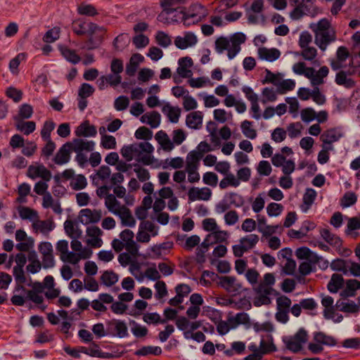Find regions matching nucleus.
<instances>
[{
  "mask_svg": "<svg viewBox=\"0 0 360 360\" xmlns=\"http://www.w3.org/2000/svg\"><path fill=\"white\" fill-rule=\"evenodd\" d=\"M308 333L304 328H300L293 335L283 337V342L286 349L293 353H298L302 349V345L308 341Z\"/></svg>",
  "mask_w": 360,
  "mask_h": 360,
  "instance_id": "nucleus-1",
  "label": "nucleus"
},
{
  "mask_svg": "<svg viewBox=\"0 0 360 360\" xmlns=\"http://www.w3.org/2000/svg\"><path fill=\"white\" fill-rule=\"evenodd\" d=\"M218 285L227 292L235 295L240 293L243 290H245L243 289L242 284L239 283L234 276H221Z\"/></svg>",
  "mask_w": 360,
  "mask_h": 360,
  "instance_id": "nucleus-2",
  "label": "nucleus"
},
{
  "mask_svg": "<svg viewBox=\"0 0 360 360\" xmlns=\"http://www.w3.org/2000/svg\"><path fill=\"white\" fill-rule=\"evenodd\" d=\"M314 43L319 46V48L324 51L327 46L336 39L335 32H314Z\"/></svg>",
  "mask_w": 360,
  "mask_h": 360,
  "instance_id": "nucleus-3",
  "label": "nucleus"
},
{
  "mask_svg": "<svg viewBox=\"0 0 360 360\" xmlns=\"http://www.w3.org/2000/svg\"><path fill=\"white\" fill-rule=\"evenodd\" d=\"M80 222L83 224H96L98 223L102 217L101 210H91L89 208L83 209L79 212Z\"/></svg>",
  "mask_w": 360,
  "mask_h": 360,
  "instance_id": "nucleus-4",
  "label": "nucleus"
},
{
  "mask_svg": "<svg viewBox=\"0 0 360 360\" xmlns=\"http://www.w3.org/2000/svg\"><path fill=\"white\" fill-rule=\"evenodd\" d=\"M70 142L64 143L58 150L53 160L58 165H63L68 163L70 160L72 152Z\"/></svg>",
  "mask_w": 360,
  "mask_h": 360,
  "instance_id": "nucleus-5",
  "label": "nucleus"
},
{
  "mask_svg": "<svg viewBox=\"0 0 360 360\" xmlns=\"http://www.w3.org/2000/svg\"><path fill=\"white\" fill-rule=\"evenodd\" d=\"M198 41L197 37L194 33L187 32L184 37L178 36L174 39L175 46L179 49H186L189 46H194Z\"/></svg>",
  "mask_w": 360,
  "mask_h": 360,
  "instance_id": "nucleus-6",
  "label": "nucleus"
},
{
  "mask_svg": "<svg viewBox=\"0 0 360 360\" xmlns=\"http://www.w3.org/2000/svg\"><path fill=\"white\" fill-rule=\"evenodd\" d=\"M178 64L179 67L176 69V72L180 77L182 78H189L193 75L192 71L188 69L193 65L191 58L188 56L180 58Z\"/></svg>",
  "mask_w": 360,
  "mask_h": 360,
  "instance_id": "nucleus-7",
  "label": "nucleus"
},
{
  "mask_svg": "<svg viewBox=\"0 0 360 360\" xmlns=\"http://www.w3.org/2000/svg\"><path fill=\"white\" fill-rule=\"evenodd\" d=\"M187 16L195 18V22L202 21L208 14L207 8L200 4L191 5L187 11H185Z\"/></svg>",
  "mask_w": 360,
  "mask_h": 360,
  "instance_id": "nucleus-8",
  "label": "nucleus"
},
{
  "mask_svg": "<svg viewBox=\"0 0 360 360\" xmlns=\"http://www.w3.org/2000/svg\"><path fill=\"white\" fill-rule=\"evenodd\" d=\"M75 133L77 137H94L97 130L94 125L90 124L89 120H85L76 128Z\"/></svg>",
  "mask_w": 360,
  "mask_h": 360,
  "instance_id": "nucleus-9",
  "label": "nucleus"
},
{
  "mask_svg": "<svg viewBox=\"0 0 360 360\" xmlns=\"http://www.w3.org/2000/svg\"><path fill=\"white\" fill-rule=\"evenodd\" d=\"M71 144V149L75 153H82L83 150L93 151L95 143L93 141H86L82 139H74Z\"/></svg>",
  "mask_w": 360,
  "mask_h": 360,
  "instance_id": "nucleus-10",
  "label": "nucleus"
},
{
  "mask_svg": "<svg viewBox=\"0 0 360 360\" xmlns=\"http://www.w3.org/2000/svg\"><path fill=\"white\" fill-rule=\"evenodd\" d=\"M114 214L119 215L124 226L129 227H134L135 226L136 220L133 217L130 210L127 207H121L117 212H114Z\"/></svg>",
  "mask_w": 360,
  "mask_h": 360,
  "instance_id": "nucleus-11",
  "label": "nucleus"
},
{
  "mask_svg": "<svg viewBox=\"0 0 360 360\" xmlns=\"http://www.w3.org/2000/svg\"><path fill=\"white\" fill-rule=\"evenodd\" d=\"M108 326H112L114 335H117L120 338L129 335L127 326L123 321L113 319L108 323Z\"/></svg>",
  "mask_w": 360,
  "mask_h": 360,
  "instance_id": "nucleus-12",
  "label": "nucleus"
},
{
  "mask_svg": "<svg viewBox=\"0 0 360 360\" xmlns=\"http://www.w3.org/2000/svg\"><path fill=\"white\" fill-rule=\"evenodd\" d=\"M313 340L316 343L321 344L322 346L334 347L337 345L336 339L331 335H328L323 332L319 331L313 333Z\"/></svg>",
  "mask_w": 360,
  "mask_h": 360,
  "instance_id": "nucleus-13",
  "label": "nucleus"
},
{
  "mask_svg": "<svg viewBox=\"0 0 360 360\" xmlns=\"http://www.w3.org/2000/svg\"><path fill=\"white\" fill-rule=\"evenodd\" d=\"M258 54L261 59L273 62L280 57L281 52L276 48L267 49L262 47L258 49Z\"/></svg>",
  "mask_w": 360,
  "mask_h": 360,
  "instance_id": "nucleus-14",
  "label": "nucleus"
},
{
  "mask_svg": "<svg viewBox=\"0 0 360 360\" xmlns=\"http://www.w3.org/2000/svg\"><path fill=\"white\" fill-rule=\"evenodd\" d=\"M202 122V114L200 111L191 112L186 116V124L188 127L198 129L201 127Z\"/></svg>",
  "mask_w": 360,
  "mask_h": 360,
  "instance_id": "nucleus-15",
  "label": "nucleus"
},
{
  "mask_svg": "<svg viewBox=\"0 0 360 360\" xmlns=\"http://www.w3.org/2000/svg\"><path fill=\"white\" fill-rule=\"evenodd\" d=\"M316 195L317 193L314 189L311 188H308L306 189L302 198L303 202L300 206V208L302 210V212H307L309 210V208L315 201Z\"/></svg>",
  "mask_w": 360,
  "mask_h": 360,
  "instance_id": "nucleus-16",
  "label": "nucleus"
},
{
  "mask_svg": "<svg viewBox=\"0 0 360 360\" xmlns=\"http://www.w3.org/2000/svg\"><path fill=\"white\" fill-rule=\"evenodd\" d=\"M321 236L330 245L335 247L338 250H340L342 245V240L340 237L331 233L327 229H321Z\"/></svg>",
  "mask_w": 360,
  "mask_h": 360,
  "instance_id": "nucleus-17",
  "label": "nucleus"
},
{
  "mask_svg": "<svg viewBox=\"0 0 360 360\" xmlns=\"http://www.w3.org/2000/svg\"><path fill=\"white\" fill-rule=\"evenodd\" d=\"M360 289V281L356 279H348L346 281V287L340 292L342 297H354L356 290Z\"/></svg>",
  "mask_w": 360,
  "mask_h": 360,
  "instance_id": "nucleus-18",
  "label": "nucleus"
},
{
  "mask_svg": "<svg viewBox=\"0 0 360 360\" xmlns=\"http://www.w3.org/2000/svg\"><path fill=\"white\" fill-rule=\"evenodd\" d=\"M155 138L164 150L170 151L174 148V143L169 139L167 133L164 131L160 130L158 131L155 136Z\"/></svg>",
  "mask_w": 360,
  "mask_h": 360,
  "instance_id": "nucleus-19",
  "label": "nucleus"
},
{
  "mask_svg": "<svg viewBox=\"0 0 360 360\" xmlns=\"http://www.w3.org/2000/svg\"><path fill=\"white\" fill-rule=\"evenodd\" d=\"M162 112L167 115L169 121L172 123H176L179 121L181 110L179 108H174L169 103H167L162 108Z\"/></svg>",
  "mask_w": 360,
  "mask_h": 360,
  "instance_id": "nucleus-20",
  "label": "nucleus"
},
{
  "mask_svg": "<svg viewBox=\"0 0 360 360\" xmlns=\"http://www.w3.org/2000/svg\"><path fill=\"white\" fill-rule=\"evenodd\" d=\"M58 49L62 54V56L69 62L72 64H77L81 58L79 55H77L75 50H72L67 47L66 46L59 45Z\"/></svg>",
  "mask_w": 360,
  "mask_h": 360,
  "instance_id": "nucleus-21",
  "label": "nucleus"
},
{
  "mask_svg": "<svg viewBox=\"0 0 360 360\" xmlns=\"http://www.w3.org/2000/svg\"><path fill=\"white\" fill-rule=\"evenodd\" d=\"M344 278L342 275L334 274L327 285L328 290L332 293H336L343 287Z\"/></svg>",
  "mask_w": 360,
  "mask_h": 360,
  "instance_id": "nucleus-22",
  "label": "nucleus"
},
{
  "mask_svg": "<svg viewBox=\"0 0 360 360\" xmlns=\"http://www.w3.org/2000/svg\"><path fill=\"white\" fill-rule=\"evenodd\" d=\"M342 136V133L338 131L336 129L333 128L325 131L321 135V139L323 143L331 144L333 142L338 141Z\"/></svg>",
  "mask_w": 360,
  "mask_h": 360,
  "instance_id": "nucleus-23",
  "label": "nucleus"
},
{
  "mask_svg": "<svg viewBox=\"0 0 360 360\" xmlns=\"http://www.w3.org/2000/svg\"><path fill=\"white\" fill-rule=\"evenodd\" d=\"M13 274L15 278V280L17 283V285L15 286V290L19 291L22 290L25 292L26 288L22 285L26 282V277L25 275V272L23 268L22 267H13Z\"/></svg>",
  "mask_w": 360,
  "mask_h": 360,
  "instance_id": "nucleus-24",
  "label": "nucleus"
},
{
  "mask_svg": "<svg viewBox=\"0 0 360 360\" xmlns=\"http://www.w3.org/2000/svg\"><path fill=\"white\" fill-rule=\"evenodd\" d=\"M32 227L36 231L39 230L41 233L46 234L55 228V224L53 221L49 219L38 221L37 223H33Z\"/></svg>",
  "mask_w": 360,
  "mask_h": 360,
  "instance_id": "nucleus-25",
  "label": "nucleus"
},
{
  "mask_svg": "<svg viewBox=\"0 0 360 360\" xmlns=\"http://www.w3.org/2000/svg\"><path fill=\"white\" fill-rule=\"evenodd\" d=\"M162 354V349L158 346H143L134 352L136 356H145L148 354L159 356Z\"/></svg>",
  "mask_w": 360,
  "mask_h": 360,
  "instance_id": "nucleus-26",
  "label": "nucleus"
},
{
  "mask_svg": "<svg viewBox=\"0 0 360 360\" xmlns=\"http://www.w3.org/2000/svg\"><path fill=\"white\" fill-rule=\"evenodd\" d=\"M118 275L113 271H105L101 276V281L103 285L110 287L118 281Z\"/></svg>",
  "mask_w": 360,
  "mask_h": 360,
  "instance_id": "nucleus-27",
  "label": "nucleus"
},
{
  "mask_svg": "<svg viewBox=\"0 0 360 360\" xmlns=\"http://www.w3.org/2000/svg\"><path fill=\"white\" fill-rule=\"evenodd\" d=\"M92 331L98 338L105 337L108 335H115L112 331V326H107L105 330L103 324L101 323H98L94 325L92 327Z\"/></svg>",
  "mask_w": 360,
  "mask_h": 360,
  "instance_id": "nucleus-28",
  "label": "nucleus"
},
{
  "mask_svg": "<svg viewBox=\"0 0 360 360\" xmlns=\"http://www.w3.org/2000/svg\"><path fill=\"white\" fill-rule=\"evenodd\" d=\"M64 229L67 235L71 238H80L82 231L75 227L74 222L72 220H66L64 223Z\"/></svg>",
  "mask_w": 360,
  "mask_h": 360,
  "instance_id": "nucleus-29",
  "label": "nucleus"
},
{
  "mask_svg": "<svg viewBox=\"0 0 360 360\" xmlns=\"http://www.w3.org/2000/svg\"><path fill=\"white\" fill-rule=\"evenodd\" d=\"M347 261L343 259H335L330 264V269L335 271H341L345 275H348L349 271L347 265Z\"/></svg>",
  "mask_w": 360,
  "mask_h": 360,
  "instance_id": "nucleus-30",
  "label": "nucleus"
},
{
  "mask_svg": "<svg viewBox=\"0 0 360 360\" xmlns=\"http://www.w3.org/2000/svg\"><path fill=\"white\" fill-rule=\"evenodd\" d=\"M16 129L24 133L25 135H29L32 133L36 129V124L33 121H19L16 124Z\"/></svg>",
  "mask_w": 360,
  "mask_h": 360,
  "instance_id": "nucleus-31",
  "label": "nucleus"
},
{
  "mask_svg": "<svg viewBox=\"0 0 360 360\" xmlns=\"http://www.w3.org/2000/svg\"><path fill=\"white\" fill-rule=\"evenodd\" d=\"M252 122L248 120H244L241 122L240 128L243 134L247 138L255 139L257 137V131L251 128Z\"/></svg>",
  "mask_w": 360,
  "mask_h": 360,
  "instance_id": "nucleus-32",
  "label": "nucleus"
},
{
  "mask_svg": "<svg viewBox=\"0 0 360 360\" xmlns=\"http://www.w3.org/2000/svg\"><path fill=\"white\" fill-rule=\"evenodd\" d=\"M120 153L126 160L129 162L132 160L134 153H139V150L138 149L136 144H131L129 146H124L122 148Z\"/></svg>",
  "mask_w": 360,
  "mask_h": 360,
  "instance_id": "nucleus-33",
  "label": "nucleus"
},
{
  "mask_svg": "<svg viewBox=\"0 0 360 360\" xmlns=\"http://www.w3.org/2000/svg\"><path fill=\"white\" fill-rule=\"evenodd\" d=\"M336 305L340 307V310L343 312L355 314L359 310V305H357L353 301L348 303L343 302L340 303V301H338Z\"/></svg>",
  "mask_w": 360,
  "mask_h": 360,
  "instance_id": "nucleus-34",
  "label": "nucleus"
},
{
  "mask_svg": "<svg viewBox=\"0 0 360 360\" xmlns=\"http://www.w3.org/2000/svg\"><path fill=\"white\" fill-rule=\"evenodd\" d=\"M357 200L356 195L352 191L346 192L340 199V205L342 207H348L356 203Z\"/></svg>",
  "mask_w": 360,
  "mask_h": 360,
  "instance_id": "nucleus-35",
  "label": "nucleus"
},
{
  "mask_svg": "<svg viewBox=\"0 0 360 360\" xmlns=\"http://www.w3.org/2000/svg\"><path fill=\"white\" fill-rule=\"evenodd\" d=\"M295 86V82L294 80L290 79H284L282 82L280 81L277 87V92L280 94H284L287 91L293 90Z\"/></svg>",
  "mask_w": 360,
  "mask_h": 360,
  "instance_id": "nucleus-36",
  "label": "nucleus"
},
{
  "mask_svg": "<svg viewBox=\"0 0 360 360\" xmlns=\"http://www.w3.org/2000/svg\"><path fill=\"white\" fill-rule=\"evenodd\" d=\"M240 184V181L237 179L232 173L226 174V177L224 178L219 183V187L221 189H225L228 186H232L237 187Z\"/></svg>",
  "mask_w": 360,
  "mask_h": 360,
  "instance_id": "nucleus-37",
  "label": "nucleus"
},
{
  "mask_svg": "<svg viewBox=\"0 0 360 360\" xmlns=\"http://www.w3.org/2000/svg\"><path fill=\"white\" fill-rule=\"evenodd\" d=\"M265 72L266 75L264 79L262 81V84H264L271 83L278 86L282 78L281 75L280 73L274 74L268 69L265 70Z\"/></svg>",
  "mask_w": 360,
  "mask_h": 360,
  "instance_id": "nucleus-38",
  "label": "nucleus"
},
{
  "mask_svg": "<svg viewBox=\"0 0 360 360\" xmlns=\"http://www.w3.org/2000/svg\"><path fill=\"white\" fill-rule=\"evenodd\" d=\"M143 320L148 324L165 323L166 320H162L160 316L157 312L146 313L143 316Z\"/></svg>",
  "mask_w": 360,
  "mask_h": 360,
  "instance_id": "nucleus-39",
  "label": "nucleus"
},
{
  "mask_svg": "<svg viewBox=\"0 0 360 360\" xmlns=\"http://www.w3.org/2000/svg\"><path fill=\"white\" fill-rule=\"evenodd\" d=\"M329 70L327 66H322L319 70L314 74V77L312 79V85H319L323 83V78L326 77L328 75Z\"/></svg>",
  "mask_w": 360,
  "mask_h": 360,
  "instance_id": "nucleus-40",
  "label": "nucleus"
},
{
  "mask_svg": "<svg viewBox=\"0 0 360 360\" xmlns=\"http://www.w3.org/2000/svg\"><path fill=\"white\" fill-rule=\"evenodd\" d=\"M176 325L179 330L184 331V337L188 339L190 338V331H187L186 330L190 325L189 320L184 316H180L176 319Z\"/></svg>",
  "mask_w": 360,
  "mask_h": 360,
  "instance_id": "nucleus-41",
  "label": "nucleus"
},
{
  "mask_svg": "<svg viewBox=\"0 0 360 360\" xmlns=\"http://www.w3.org/2000/svg\"><path fill=\"white\" fill-rule=\"evenodd\" d=\"M134 136L137 139L148 141L153 138V131L146 127H140L135 131Z\"/></svg>",
  "mask_w": 360,
  "mask_h": 360,
  "instance_id": "nucleus-42",
  "label": "nucleus"
},
{
  "mask_svg": "<svg viewBox=\"0 0 360 360\" xmlns=\"http://www.w3.org/2000/svg\"><path fill=\"white\" fill-rule=\"evenodd\" d=\"M78 13L87 16H95L98 14L96 8L91 4H81L77 8Z\"/></svg>",
  "mask_w": 360,
  "mask_h": 360,
  "instance_id": "nucleus-43",
  "label": "nucleus"
},
{
  "mask_svg": "<svg viewBox=\"0 0 360 360\" xmlns=\"http://www.w3.org/2000/svg\"><path fill=\"white\" fill-rule=\"evenodd\" d=\"M155 39L158 44L163 48H167L172 44L169 36L162 31L157 32Z\"/></svg>",
  "mask_w": 360,
  "mask_h": 360,
  "instance_id": "nucleus-44",
  "label": "nucleus"
},
{
  "mask_svg": "<svg viewBox=\"0 0 360 360\" xmlns=\"http://www.w3.org/2000/svg\"><path fill=\"white\" fill-rule=\"evenodd\" d=\"M225 198L227 199L231 205H233L236 207H240L244 204L243 198L236 193L232 192L226 194Z\"/></svg>",
  "mask_w": 360,
  "mask_h": 360,
  "instance_id": "nucleus-45",
  "label": "nucleus"
},
{
  "mask_svg": "<svg viewBox=\"0 0 360 360\" xmlns=\"http://www.w3.org/2000/svg\"><path fill=\"white\" fill-rule=\"evenodd\" d=\"M18 212L20 218L22 219L31 220L38 217L37 212L27 207H20Z\"/></svg>",
  "mask_w": 360,
  "mask_h": 360,
  "instance_id": "nucleus-46",
  "label": "nucleus"
},
{
  "mask_svg": "<svg viewBox=\"0 0 360 360\" xmlns=\"http://www.w3.org/2000/svg\"><path fill=\"white\" fill-rule=\"evenodd\" d=\"M230 46V41L224 37H219L215 41V50L218 53H222Z\"/></svg>",
  "mask_w": 360,
  "mask_h": 360,
  "instance_id": "nucleus-47",
  "label": "nucleus"
},
{
  "mask_svg": "<svg viewBox=\"0 0 360 360\" xmlns=\"http://www.w3.org/2000/svg\"><path fill=\"white\" fill-rule=\"evenodd\" d=\"M253 290L257 295H271L272 292H275V295H278L279 294L278 292L272 287L265 285L262 283H259V285L254 288Z\"/></svg>",
  "mask_w": 360,
  "mask_h": 360,
  "instance_id": "nucleus-48",
  "label": "nucleus"
},
{
  "mask_svg": "<svg viewBox=\"0 0 360 360\" xmlns=\"http://www.w3.org/2000/svg\"><path fill=\"white\" fill-rule=\"evenodd\" d=\"M60 37V29L53 27L49 30L43 37V40L46 43H52L57 40Z\"/></svg>",
  "mask_w": 360,
  "mask_h": 360,
  "instance_id": "nucleus-49",
  "label": "nucleus"
},
{
  "mask_svg": "<svg viewBox=\"0 0 360 360\" xmlns=\"http://www.w3.org/2000/svg\"><path fill=\"white\" fill-rule=\"evenodd\" d=\"M95 89L94 86L88 83H83L78 91V95L82 98H86L89 96H91Z\"/></svg>",
  "mask_w": 360,
  "mask_h": 360,
  "instance_id": "nucleus-50",
  "label": "nucleus"
},
{
  "mask_svg": "<svg viewBox=\"0 0 360 360\" xmlns=\"http://www.w3.org/2000/svg\"><path fill=\"white\" fill-rule=\"evenodd\" d=\"M185 0H161L160 5L164 8V11L167 14H172L176 11V8H172L176 4L183 3Z\"/></svg>",
  "mask_w": 360,
  "mask_h": 360,
  "instance_id": "nucleus-51",
  "label": "nucleus"
},
{
  "mask_svg": "<svg viewBox=\"0 0 360 360\" xmlns=\"http://www.w3.org/2000/svg\"><path fill=\"white\" fill-rule=\"evenodd\" d=\"M70 185L75 191L84 189L87 185L86 179L83 174H78L75 181L70 183Z\"/></svg>",
  "mask_w": 360,
  "mask_h": 360,
  "instance_id": "nucleus-52",
  "label": "nucleus"
},
{
  "mask_svg": "<svg viewBox=\"0 0 360 360\" xmlns=\"http://www.w3.org/2000/svg\"><path fill=\"white\" fill-rule=\"evenodd\" d=\"M55 123L53 121H46L41 131V136L43 139H51V133L55 128Z\"/></svg>",
  "mask_w": 360,
  "mask_h": 360,
  "instance_id": "nucleus-53",
  "label": "nucleus"
},
{
  "mask_svg": "<svg viewBox=\"0 0 360 360\" xmlns=\"http://www.w3.org/2000/svg\"><path fill=\"white\" fill-rule=\"evenodd\" d=\"M283 206L281 204L271 202L266 207V212L269 217H277L283 211Z\"/></svg>",
  "mask_w": 360,
  "mask_h": 360,
  "instance_id": "nucleus-54",
  "label": "nucleus"
},
{
  "mask_svg": "<svg viewBox=\"0 0 360 360\" xmlns=\"http://www.w3.org/2000/svg\"><path fill=\"white\" fill-rule=\"evenodd\" d=\"M247 5L248 3L244 4V7L246 8V14H248L250 12L259 13L263 11L264 8V0H254L250 8H247Z\"/></svg>",
  "mask_w": 360,
  "mask_h": 360,
  "instance_id": "nucleus-55",
  "label": "nucleus"
},
{
  "mask_svg": "<svg viewBox=\"0 0 360 360\" xmlns=\"http://www.w3.org/2000/svg\"><path fill=\"white\" fill-rule=\"evenodd\" d=\"M291 303V300L287 296H280L276 300L277 310H286L289 311Z\"/></svg>",
  "mask_w": 360,
  "mask_h": 360,
  "instance_id": "nucleus-56",
  "label": "nucleus"
},
{
  "mask_svg": "<svg viewBox=\"0 0 360 360\" xmlns=\"http://www.w3.org/2000/svg\"><path fill=\"white\" fill-rule=\"evenodd\" d=\"M134 326L131 328V330L133 335L136 338H143L145 337L148 332V328L146 326H142L134 321H132Z\"/></svg>",
  "mask_w": 360,
  "mask_h": 360,
  "instance_id": "nucleus-57",
  "label": "nucleus"
},
{
  "mask_svg": "<svg viewBox=\"0 0 360 360\" xmlns=\"http://www.w3.org/2000/svg\"><path fill=\"white\" fill-rule=\"evenodd\" d=\"M129 104V100L126 96H120L114 103L115 108L118 111H122L127 108Z\"/></svg>",
  "mask_w": 360,
  "mask_h": 360,
  "instance_id": "nucleus-58",
  "label": "nucleus"
},
{
  "mask_svg": "<svg viewBox=\"0 0 360 360\" xmlns=\"http://www.w3.org/2000/svg\"><path fill=\"white\" fill-rule=\"evenodd\" d=\"M101 146L105 149H114L116 147V139L111 135L101 136Z\"/></svg>",
  "mask_w": 360,
  "mask_h": 360,
  "instance_id": "nucleus-59",
  "label": "nucleus"
},
{
  "mask_svg": "<svg viewBox=\"0 0 360 360\" xmlns=\"http://www.w3.org/2000/svg\"><path fill=\"white\" fill-rule=\"evenodd\" d=\"M259 241V236L256 234H250L240 239V243L245 245L247 243L248 250L253 248Z\"/></svg>",
  "mask_w": 360,
  "mask_h": 360,
  "instance_id": "nucleus-60",
  "label": "nucleus"
},
{
  "mask_svg": "<svg viewBox=\"0 0 360 360\" xmlns=\"http://www.w3.org/2000/svg\"><path fill=\"white\" fill-rule=\"evenodd\" d=\"M155 288L156 290L155 298L161 299L167 295V289L166 284L162 281H158L155 284Z\"/></svg>",
  "mask_w": 360,
  "mask_h": 360,
  "instance_id": "nucleus-61",
  "label": "nucleus"
},
{
  "mask_svg": "<svg viewBox=\"0 0 360 360\" xmlns=\"http://www.w3.org/2000/svg\"><path fill=\"white\" fill-rule=\"evenodd\" d=\"M132 42L136 48L142 49L146 47L149 44V39L148 37L141 34L134 37Z\"/></svg>",
  "mask_w": 360,
  "mask_h": 360,
  "instance_id": "nucleus-62",
  "label": "nucleus"
},
{
  "mask_svg": "<svg viewBox=\"0 0 360 360\" xmlns=\"http://www.w3.org/2000/svg\"><path fill=\"white\" fill-rule=\"evenodd\" d=\"M203 182L211 186H216L218 182L217 175L212 172H205L202 176Z\"/></svg>",
  "mask_w": 360,
  "mask_h": 360,
  "instance_id": "nucleus-63",
  "label": "nucleus"
},
{
  "mask_svg": "<svg viewBox=\"0 0 360 360\" xmlns=\"http://www.w3.org/2000/svg\"><path fill=\"white\" fill-rule=\"evenodd\" d=\"M148 115L147 124H148L152 128L158 127L161 121L160 114L157 111H153Z\"/></svg>",
  "mask_w": 360,
  "mask_h": 360,
  "instance_id": "nucleus-64",
  "label": "nucleus"
}]
</instances>
